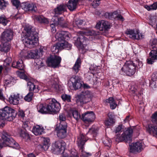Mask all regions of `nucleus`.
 Segmentation results:
<instances>
[{
    "label": "nucleus",
    "mask_w": 157,
    "mask_h": 157,
    "mask_svg": "<svg viewBox=\"0 0 157 157\" xmlns=\"http://www.w3.org/2000/svg\"><path fill=\"white\" fill-rule=\"evenodd\" d=\"M107 140L108 143H106V141L105 140L104 141L103 143L105 146H109L110 145L111 141L110 140Z\"/></svg>",
    "instance_id": "obj_64"
},
{
    "label": "nucleus",
    "mask_w": 157,
    "mask_h": 157,
    "mask_svg": "<svg viewBox=\"0 0 157 157\" xmlns=\"http://www.w3.org/2000/svg\"><path fill=\"white\" fill-rule=\"evenodd\" d=\"M81 64V59L78 58L77 59L72 68L74 73L77 74L78 72L80 67Z\"/></svg>",
    "instance_id": "obj_35"
},
{
    "label": "nucleus",
    "mask_w": 157,
    "mask_h": 157,
    "mask_svg": "<svg viewBox=\"0 0 157 157\" xmlns=\"http://www.w3.org/2000/svg\"><path fill=\"white\" fill-rule=\"evenodd\" d=\"M59 86L56 82H53L52 85L51 89H52V90L58 91L59 90Z\"/></svg>",
    "instance_id": "obj_47"
},
{
    "label": "nucleus",
    "mask_w": 157,
    "mask_h": 157,
    "mask_svg": "<svg viewBox=\"0 0 157 157\" xmlns=\"http://www.w3.org/2000/svg\"><path fill=\"white\" fill-rule=\"evenodd\" d=\"M61 98L64 101L67 102H70L71 101V97L69 95L64 94L61 96Z\"/></svg>",
    "instance_id": "obj_44"
},
{
    "label": "nucleus",
    "mask_w": 157,
    "mask_h": 157,
    "mask_svg": "<svg viewBox=\"0 0 157 157\" xmlns=\"http://www.w3.org/2000/svg\"><path fill=\"white\" fill-rule=\"evenodd\" d=\"M137 64L132 61H127L120 71L121 74L131 76L136 72V67Z\"/></svg>",
    "instance_id": "obj_5"
},
{
    "label": "nucleus",
    "mask_w": 157,
    "mask_h": 157,
    "mask_svg": "<svg viewBox=\"0 0 157 157\" xmlns=\"http://www.w3.org/2000/svg\"><path fill=\"white\" fill-rule=\"evenodd\" d=\"M151 45L152 48L157 49V39H153L151 43Z\"/></svg>",
    "instance_id": "obj_52"
},
{
    "label": "nucleus",
    "mask_w": 157,
    "mask_h": 157,
    "mask_svg": "<svg viewBox=\"0 0 157 157\" xmlns=\"http://www.w3.org/2000/svg\"><path fill=\"white\" fill-rule=\"evenodd\" d=\"M101 0H96L92 3V5L94 8L98 6L100 4V1Z\"/></svg>",
    "instance_id": "obj_57"
},
{
    "label": "nucleus",
    "mask_w": 157,
    "mask_h": 157,
    "mask_svg": "<svg viewBox=\"0 0 157 157\" xmlns=\"http://www.w3.org/2000/svg\"><path fill=\"white\" fill-rule=\"evenodd\" d=\"M33 93L32 92H29L25 98L24 100L28 102L30 101L32 99L33 97Z\"/></svg>",
    "instance_id": "obj_41"
},
{
    "label": "nucleus",
    "mask_w": 157,
    "mask_h": 157,
    "mask_svg": "<svg viewBox=\"0 0 157 157\" xmlns=\"http://www.w3.org/2000/svg\"><path fill=\"white\" fill-rule=\"evenodd\" d=\"M111 24L108 21L101 20L96 25V28L101 31H105L110 28Z\"/></svg>",
    "instance_id": "obj_18"
},
{
    "label": "nucleus",
    "mask_w": 157,
    "mask_h": 157,
    "mask_svg": "<svg viewBox=\"0 0 157 157\" xmlns=\"http://www.w3.org/2000/svg\"><path fill=\"white\" fill-rule=\"evenodd\" d=\"M10 48V46L8 42L2 43L0 45V51L2 52H7Z\"/></svg>",
    "instance_id": "obj_29"
},
{
    "label": "nucleus",
    "mask_w": 157,
    "mask_h": 157,
    "mask_svg": "<svg viewBox=\"0 0 157 157\" xmlns=\"http://www.w3.org/2000/svg\"><path fill=\"white\" fill-rule=\"evenodd\" d=\"M17 112L8 107H5L0 109V118L2 120L11 121L16 117Z\"/></svg>",
    "instance_id": "obj_3"
},
{
    "label": "nucleus",
    "mask_w": 157,
    "mask_h": 157,
    "mask_svg": "<svg viewBox=\"0 0 157 157\" xmlns=\"http://www.w3.org/2000/svg\"><path fill=\"white\" fill-rule=\"evenodd\" d=\"M87 140L85 136L83 134H81L78 139L77 142L78 146L82 148L85 142Z\"/></svg>",
    "instance_id": "obj_30"
},
{
    "label": "nucleus",
    "mask_w": 157,
    "mask_h": 157,
    "mask_svg": "<svg viewBox=\"0 0 157 157\" xmlns=\"http://www.w3.org/2000/svg\"><path fill=\"white\" fill-rule=\"evenodd\" d=\"M7 23V20L4 16H0V23L4 25H6Z\"/></svg>",
    "instance_id": "obj_48"
},
{
    "label": "nucleus",
    "mask_w": 157,
    "mask_h": 157,
    "mask_svg": "<svg viewBox=\"0 0 157 157\" xmlns=\"http://www.w3.org/2000/svg\"><path fill=\"white\" fill-rule=\"evenodd\" d=\"M152 10H155L157 8V3L155 2L151 5Z\"/></svg>",
    "instance_id": "obj_62"
},
{
    "label": "nucleus",
    "mask_w": 157,
    "mask_h": 157,
    "mask_svg": "<svg viewBox=\"0 0 157 157\" xmlns=\"http://www.w3.org/2000/svg\"><path fill=\"white\" fill-rule=\"evenodd\" d=\"M35 63H36V65L38 66V67L39 68L44 65V63L42 61V59L39 58H36L35 59Z\"/></svg>",
    "instance_id": "obj_42"
},
{
    "label": "nucleus",
    "mask_w": 157,
    "mask_h": 157,
    "mask_svg": "<svg viewBox=\"0 0 157 157\" xmlns=\"http://www.w3.org/2000/svg\"><path fill=\"white\" fill-rule=\"evenodd\" d=\"M150 56L152 59H157V49L156 50H151L149 54Z\"/></svg>",
    "instance_id": "obj_40"
},
{
    "label": "nucleus",
    "mask_w": 157,
    "mask_h": 157,
    "mask_svg": "<svg viewBox=\"0 0 157 157\" xmlns=\"http://www.w3.org/2000/svg\"><path fill=\"white\" fill-rule=\"evenodd\" d=\"M84 21L83 20L79 19H76L75 21L73 22V24L74 25L75 24L78 27H80L81 25L84 24Z\"/></svg>",
    "instance_id": "obj_43"
},
{
    "label": "nucleus",
    "mask_w": 157,
    "mask_h": 157,
    "mask_svg": "<svg viewBox=\"0 0 157 157\" xmlns=\"http://www.w3.org/2000/svg\"><path fill=\"white\" fill-rule=\"evenodd\" d=\"M151 118L152 122L157 124V112L152 115Z\"/></svg>",
    "instance_id": "obj_50"
},
{
    "label": "nucleus",
    "mask_w": 157,
    "mask_h": 157,
    "mask_svg": "<svg viewBox=\"0 0 157 157\" xmlns=\"http://www.w3.org/2000/svg\"><path fill=\"white\" fill-rule=\"evenodd\" d=\"M117 12H114L113 13H110L109 19H115L117 18Z\"/></svg>",
    "instance_id": "obj_56"
},
{
    "label": "nucleus",
    "mask_w": 157,
    "mask_h": 157,
    "mask_svg": "<svg viewBox=\"0 0 157 157\" xmlns=\"http://www.w3.org/2000/svg\"><path fill=\"white\" fill-rule=\"evenodd\" d=\"M7 3L4 0H0V9H3L6 7Z\"/></svg>",
    "instance_id": "obj_53"
},
{
    "label": "nucleus",
    "mask_w": 157,
    "mask_h": 157,
    "mask_svg": "<svg viewBox=\"0 0 157 157\" xmlns=\"http://www.w3.org/2000/svg\"><path fill=\"white\" fill-rule=\"evenodd\" d=\"M105 102L109 103L110 107L112 109H115L117 106V104L112 97L109 98L108 99H106L105 101Z\"/></svg>",
    "instance_id": "obj_37"
},
{
    "label": "nucleus",
    "mask_w": 157,
    "mask_h": 157,
    "mask_svg": "<svg viewBox=\"0 0 157 157\" xmlns=\"http://www.w3.org/2000/svg\"><path fill=\"white\" fill-rule=\"evenodd\" d=\"M146 131L150 135L157 136V126L152 124H148L146 127Z\"/></svg>",
    "instance_id": "obj_21"
},
{
    "label": "nucleus",
    "mask_w": 157,
    "mask_h": 157,
    "mask_svg": "<svg viewBox=\"0 0 157 157\" xmlns=\"http://www.w3.org/2000/svg\"><path fill=\"white\" fill-rule=\"evenodd\" d=\"M72 113L74 118L76 120L78 121L80 119H81L82 117H81L80 114L78 111L76 110H73Z\"/></svg>",
    "instance_id": "obj_39"
},
{
    "label": "nucleus",
    "mask_w": 157,
    "mask_h": 157,
    "mask_svg": "<svg viewBox=\"0 0 157 157\" xmlns=\"http://www.w3.org/2000/svg\"><path fill=\"white\" fill-rule=\"evenodd\" d=\"M14 81L15 80L13 77H10L8 78L5 80V83L6 85L13 84Z\"/></svg>",
    "instance_id": "obj_45"
},
{
    "label": "nucleus",
    "mask_w": 157,
    "mask_h": 157,
    "mask_svg": "<svg viewBox=\"0 0 157 157\" xmlns=\"http://www.w3.org/2000/svg\"><path fill=\"white\" fill-rule=\"evenodd\" d=\"M50 144H48L47 143L45 144L43 143V145L42 146V148L45 151L47 150Z\"/></svg>",
    "instance_id": "obj_59"
},
{
    "label": "nucleus",
    "mask_w": 157,
    "mask_h": 157,
    "mask_svg": "<svg viewBox=\"0 0 157 157\" xmlns=\"http://www.w3.org/2000/svg\"><path fill=\"white\" fill-rule=\"evenodd\" d=\"M59 119L60 122H66V116L64 113H60L59 116Z\"/></svg>",
    "instance_id": "obj_51"
},
{
    "label": "nucleus",
    "mask_w": 157,
    "mask_h": 157,
    "mask_svg": "<svg viewBox=\"0 0 157 157\" xmlns=\"http://www.w3.org/2000/svg\"><path fill=\"white\" fill-rule=\"evenodd\" d=\"M151 80L154 82L157 79V72H155L151 75Z\"/></svg>",
    "instance_id": "obj_58"
},
{
    "label": "nucleus",
    "mask_w": 157,
    "mask_h": 157,
    "mask_svg": "<svg viewBox=\"0 0 157 157\" xmlns=\"http://www.w3.org/2000/svg\"><path fill=\"white\" fill-rule=\"evenodd\" d=\"M66 147V143L62 140L57 141L52 145L53 150L56 153H59L63 151Z\"/></svg>",
    "instance_id": "obj_12"
},
{
    "label": "nucleus",
    "mask_w": 157,
    "mask_h": 157,
    "mask_svg": "<svg viewBox=\"0 0 157 157\" xmlns=\"http://www.w3.org/2000/svg\"><path fill=\"white\" fill-rule=\"evenodd\" d=\"M66 4H61L58 5L57 7L54 10L55 16H57L61 14L66 10Z\"/></svg>",
    "instance_id": "obj_22"
},
{
    "label": "nucleus",
    "mask_w": 157,
    "mask_h": 157,
    "mask_svg": "<svg viewBox=\"0 0 157 157\" xmlns=\"http://www.w3.org/2000/svg\"><path fill=\"white\" fill-rule=\"evenodd\" d=\"M98 130L97 128H95L94 126H92L91 128L89 129V132L90 134H93L94 136L96 135Z\"/></svg>",
    "instance_id": "obj_46"
},
{
    "label": "nucleus",
    "mask_w": 157,
    "mask_h": 157,
    "mask_svg": "<svg viewBox=\"0 0 157 157\" xmlns=\"http://www.w3.org/2000/svg\"><path fill=\"white\" fill-rule=\"evenodd\" d=\"M5 68L4 72L5 74H7L10 71L11 68L8 67V66H5Z\"/></svg>",
    "instance_id": "obj_60"
},
{
    "label": "nucleus",
    "mask_w": 157,
    "mask_h": 157,
    "mask_svg": "<svg viewBox=\"0 0 157 157\" xmlns=\"http://www.w3.org/2000/svg\"><path fill=\"white\" fill-rule=\"evenodd\" d=\"M29 124V122L28 121H24L23 122V126L24 128L27 127Z\"/></svg>",
    "instance_id": "obj_61"
},
{
    "label": "nucleus",
    "mask_w": 157,
    "mask_h": 157,
    "mask_svg": "<svg viewBox=\"0 0 157 157\" xmlns=\"http://www.w3.org/2000/svg\"><path fill=\"white\" fill-rule=\"evenodd\" d=\"M70 35L67 32H59L56 33L55 37L56 40L62 42L63 41H65V40H68L70 38Z\"/></svg>",
    "instance_id": "obj_19"
},
{
    "label": "nucleus",
    "mask_w": 157,
    "mask_h": 157,
    "mask_svg": "<svg viewBox=\"0 0 157 157\" xmlns=\"http://www.w3.org/2000/svg\"><path fill=\"white\" fill-rule=\"evenodd\" d=\"M22 8L25 11L36 12L37 7L36 4L32 2H25L23 3L21 5Z\"/></svg>",
    "instance_id": "obj_15"
},
{
    "label": "nucleus",
    "mask_w": 157,
    "mask_h": 157,
    "mask_svg": "<svg viewBox=\"0 0 157 157\" xmlns=\"http://www.w3.org/2000/svg\"><path fill=\"white\" fill-rule=\"evenodd\" d=\"M123 126L122 125H119L116 128L115 130V132L116 133L120 132L121 133L123 129Z\"/></svg>",
    "instance_id": "obj_49"
},
{
    "label": "nucleus",
    "mask_w": 157,
    "mask_h": 157,
    "mask_svg": "<svg viewBox=\"0 0 157 157\" xmlns=\"http://www.w3.org/2000/svg\"><path fill=\"white\" fill-rule=\"evenodd\" d=\"M52 21L54 22L55 25H59L62 27H66L67 24L63 17H57V16H55L52 19Z\"/></svg>",
    "instance_id": "obj_17"
},
{
    "label": "nucleus",
    "mask_w": 157,
    "mask_h": 157,
    "mask_svg": "<svg viewBox=\"0 0 157 157\" xmlns=\"http://www.w3.org/2000/svg\"><path fill=\"white\" fill-rule=\"evenodd\" d=\"M44 129L39 125L34 126L32 130L33 133L36 136L41 135L43 132Z\"/></svg>",
    "instance_id": "obj_26"
},
{
    "label": "nucleus",
    "mask_w": 157,
    "mask_h": 157,
    "mask_svg": "<svg viewBox=\"0 0 157 157\" xmlns=\"http://www.w3.org/2000/svg\"><path fill=\"white\" fill-rule=\"evenodd\" d=\"M48 113H56L59 111L60 108V105L55 99H52L48 105Z\"/></svg>",
    "instance_id": "obj_10"
},
{
    "label": "nucleus",
    "mask_w": 157,
    "mask_h": 157,
    "mask_svg": "<svg viewBox=\"0 0 157 157\" xmlns=\"http://www.w3.org/2000/svg\"><path fill=\"white\" fill-rule=\"evenodd\" d=\"M133 132V130L131 128L125 129L122 132V134L118 133L116 135L115 140L119 142L124 140L125 141L130 140L131 139V136Z\"/></svg>",
    "instance_id": "obj_7"
},
{
    "label": "nucleus",
    "mask_w": 157,
    "mask_h": 157,
    "mask_svg": "<svg viewBox=\"0 0 157 157\" xmlns=\"http://www.w3.org/2000/svg\"><path fill=\"white\" fill-rule=\"evenodd\" d=\"M144 144L140 141L133 143L129 145L130 151L134 153L140 152L143 149Z\"/></svg>",
    "instance_id": "obj_11"
},
{
    "label": "nucleus",
    "mask_w": 157,
    "mask_h": 157,
    "mask_svg": "<svg viewBox=\"0 0 157 157\" xmlns=\"http://www.w3.org/2000/svg\"><path fill=\"white\" fill-rule=\"evenodd\" d=\"M27 86L29 91H33L35 93L38 92L39 91V89L38 86L35 85L30 81L28 82Z\"/></svg>",
    "instance_id": "obj_27"
},
{
    "label": "nucleus",
    "mask_w": 157,
    "mask_h": 157,
    "mask_svg": "<svg viewBox=\"0 0 157 157\" xmlns=\"http://www.w3.org/2000/svg\"><path fill=\"white\" fill-rule=\"evenodd\" d=\"M37 109L38 112L42 113H48L47 106L45 107L42 104H38L37 106Z\"/></svg>",
    "instance_id": "obj_33"
},
{
    "label": "nucleus",
    "mask_w": 157,
    "mask_h": 157,
    "mask_svg": "<svg viewBox=\"0 0 157 157\" xmlns=\"http://www.w3.org/2000/svg\"><path fill=\"white\" fill-rule=\"evenodd\" d=\"M78 3L77 0H69L66 6L70 11H72L76 8Z\"/></svg>",
    "instance_id": "obj_24"
},
{
    "label": "nucleus",
    "mask_w": 157,
    "mask_h": 157,
    "mask_svg": "<svg viewBox=\"0 0 157 157\" xmlns=\"http://www.w3.org/2000/svg\"><path fill=\"white\" fill-rule=\"evenodd\" d=\"M26 34L22 37L23 42L25 45L30 48L34 47L37 44L38 39L36 38L37 32L35 29L31 26L25 28Z\"/></svg>",
    "instance_id": "obj_1"
},
{
    "label": "nucleus",
    "mask_w": 157,
    "mask_h": 157,
    "mask_svg": "<svg viewBox=\"0 0 157 157\" xmlns=\"http://www.w3.org/2000/svg\"><path fill=\"white\" fill-rule=\"evenodd\" d=\"M13 32L11 29L5 30L1 34L0 36L2 43H5L10 41L13 38Z\"/></svg>",
    "instance_id": "obj_9"
},
{
    "label": "nucleus",
    "mask_w": 157,
    "mask_h": 157,
    "mask_svg": "<svg viewBox=\"0 0 157 157\" xmlns=\"http://www.w3.org/2000/svg\"><path fill=\"white\" fill-rule=\"evenodd\" d=\"M11 59L10 57H8L5 60L4 66H9L10 63L11 62Z\"/></svg>",
    "instance_id": "obj_54"
},
{
    "label": "nucleus",
    "mask_w": 157,
    "mask_h": 157,
    "mask_svg": "<svg viewBox=\"0 0 157 157\" xmlns=\"http://www.w3.org/2000/svg\"><path fill=\"white\" fill-rule=\"evenodd\" d=\"M109 119L106 120L105 121V125L107 126H109L112 125L115 122V120L114 119L113 116L112 114H108Z\"/></svg>",
    "instance_id": "obj_34"
},
{
    "label": "nucleus",
    "mask_w": 157,
    "mask_h": 157,
    "mask_svg": "<svg viewBox=\"0 0 157 157\" xmlns=\"http://www.w3.org/2000/svg\"><path fill=\"white\" fill-rule=\"evenodd\" d=\"M27 58H33L36 59L39 57L37 50H31L27 52L26 56Z\"/></svg>",
    "instance_id": "obj_23"
},
{
    "label": "nucleus",
    "mask_w": 157,
    "mask_h": 157,
    "mask_svg": "<svg viewBox=\"0 0 157 157\" xmlns=\"http://www.w3.org/2000/svg\"><path fill=\"white\" fill-rule=\"evenodd\" d=\"M67 124L66 122H60L59 125L57 126L56 130L67 131Z\"/></svg>",
    "instance_id": "obj_36"
},
{
    "label": "nucleus",
    "mask_w": 157,
    "mask_h": 157,
    "mask_svg": "<svg viewBox=\"0 0 157 157\" xmlns=\"http://www.w3.org/2000/svg\"><path fill=\"white\" fill-rule=\"evenodd\" d=\"M70 80L71 82L73 87L75 90L80 88L82 86L79 79L76 76H74L71 78Z\"/></svg>",
    "instance_id": "obj_20"
},
{
    "label": "nucleus",
    "mask_w": 157,
    "mask_h": 157,
    "mask_svg": "<svg viewBox=\"0 0 157 157\" xmlns=\"http://www.w3.org/2000/svg\"><path fill=\"white\" fill-rule=\"evenodd\" d=\"M57 136L60 138H64L67 136V131H58L56 130Z\"/></svg>",
    "instance_id": "obj_38"
},
{
    "label": "nucleus",
    "mask_w": 157,
    "mask_h": 157,
    "mask_svg": "<svg viewBox=\"0 0 157 157\" xmlns=\"http://www.w3.org/2000/svg\"><path fill=\"white\" fill-rule=\"evenodd\" d=\"M93 34L92 32L89 30H85L80 31L78 32V35L79 36L76 40H75V44L79 49L83 50L84 47L82 44L85 41L88 40L87 38L84 36V35L89 36Z\"/></svg>",
    "instance_id": "obj_4"
},
{
    "label": "nucleus",
    "mask_w": 157,
    "mask_h": 157,
    "mask_svg": "<svg viewBox=\"0 0 157 157\" xmlns=\"http://www.w3.org/2000/svg\"><path fill=\"white\" fill-rule=\"evenodd\" d=\"M18 133L20 136L24 139L25 140H28L29 139V134L26 132L25 128H19L18 130Z\"/></svg>",
    "instance_id": "obj_25"
},
{
    "label": "nucleus",
    "mask_w": 157,
    "mask_h": 157,
    "mask_svg": "<svg viewBox=\"0 0 157 157\" xmlns=\"http://www.w3.org/2000/svg\"><path fill=\"white\" fill-rule=\"evenodd\" d=\"M35 21H38L39 23L48 24V19L44 16L41 15H35L34 16Z\"/></svg>",
    "instance_id": "obj_32"
},
{
    "label": "nucleus",
    "mask_w": 157,
    "mask_h": 157,
    "mask_svg": "<svg viewBox=\"0 0 157 157\" xmlns=\"http://www.w3.org/2000/svg\"><path fill=\"white\" fill-rule=\"evenodd\" d=\"M19 99V95L18 94L16 95H14L13 97L11 95L9 98L10 102L13 105H17L18 104Z\"/></svg>",
    "instance_id": "obj_31"
},
{
    "label": "nucleus",
    "mask_w": 157,
    "mask_h": 157,
    "mask_svg": "<svg viewBox=\"0 0 157 157\" xmlns=\"http://www.w3.org/2000/svg\"><path fill=\"white\" fill-rule=\"evenodd\" d=\"M18 115L21 117H23L25 116V113L22 110H20L18 112Z\"/></svg>",
    "instance_id": "obj_63"
},
{
    "label": "nucleus",
    "mask_w": 157,
    "mask_h": 157,
    "mask_svg": "<svg viewBox=\"0 0 157 157\" xmlns=\"http://www.w3.org/2000/svg\"><path fill=\"white\" fill-rule=\"evenodd\" d=\"M2 139H0V148L3 147L9 146L13 148L19 147L18 144L11 137L10 135L6 131H3L2 133Z\"/></svg>",
    "instance_id": "obj_2"
},
{
    "label": "nucleus",
    "mask_w": 157,
    "mask_h": 157,
    "mask_svg": "<svg viewBox=\"0 0 157 157\" xmlns=\"http://www.w3.org/2000/svg\"><path fill=\"white\" fill-rule=\"evenodd\" d=\"M12 66L21 70H23L24 68V66L21 60H20L17 62H13L12 63Z\"/></svg>",
    "instance_id": "obj_28"
},
{
    "label": "nucleus",
    "mask_w": 157,
    "mask_h": 157,
    "mask_svg": "<svg viewBox=\"0 0 157 157\" xmlns=\"http://www.w3.org/2000/svg\"><path fill=\"white\" fill-rule=\"evenodd\" d=\"M71 45L67 41H63L61 43H57L52 46L51 48V51L54 54L59 52V49L66 48L67 50L70 49Z\"/></svg>",
    "instance_id": "obj_8"
},
{
    "label": "nucleus",
    "mask_w": 157,
    "mask_h": 157,
    "mask_svg": "<svg viewBox=\"0 0 157 157\" xmlns=\"http://www.w3.org/2000/svg\"><path fill=\"white\" fill-rule=\"evenodd\" d=\"M11 2L14 6L17 8L20 5V2L18 0H11Z\"/></svg>",
    "instance_id": "obj_55"
},
{
    "label": "nucleus",
    "mask_w": 157,
    "mask_h": 157,
    "mask_svg": "<svg viewBox=\"0 0 157 157\" xmlns=\"http://www.w3.org/2000/svg\"><path fill=\"white\" fill-rule=\"evenodd\" d=\"M125 33L130 38L133 39L139 40L143 38V36L138 31H134L129 29L126 31Z\"/></svg>",
    "instance_id": "obj_16"
},
{
    "label": "nucleus",
    "mask_w": 157,
    "mask_h": 157,
    "mask_svg": "<svg viewBox=\"0 0 157 157\" xmlns=\"http://www.w3.org/2000/svg\"><path fill=\"white\" fill-rule=\"evenodd\" d=\"M61 59L59 56L54 55L48 59V63L49 66L54 68L58 67L60 63Z\"/></svg>",
    "instance_id": "obj_13"
},
{
    "label": "nucleus",
    "mask_w": 157,
    "mask_h": 157,
    "mask_svg": "<svg viewBox=\"0 0 157 157\" xmlns=\"http://www.w3.org/2000/svg\"><path fill=\"white\" fill-rule=\"evenodd\" d=\"M91 94L88 90L82 91L76 97V102L78 105H83L89 102L91 99Z\"/></svg>",
    "instance_id": "obj_6"
},
{
    "label": "nucleus",
    "mask_w": 157,
    "mask_h": 157,
    "mask_svg": "<svg viewBox=\"0 0 157 157\" xmlns=\"http://www.w3.org/2000/svg\"><path fill=\"white\" fill-rule=\"evenodd\" d=\"M95 118L93 111H87L82 114L81 119L85 122L89 123L93 122Z\"/></svg>",
    "instance_id": "obj_14"
}]
</instances>
